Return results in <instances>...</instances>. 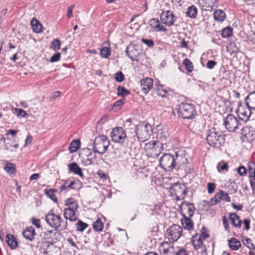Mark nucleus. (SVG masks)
Returning <instances> with one entry per match:
<instances>
[{
	"mask_svg": "<svg viewBox=\"0 0 255 255\" xmlns=\"http://www.w3.org/2000/svg\"><path fill=\"white\" fill-rule=\"evenodd\" d=\"M186 159L176 155V159L170 154H163L159 160V164L163 169L167 171L172 170L175 166L176 163H185Z\"/></svg>",
	"mask_w": 255,
	"mask_h": 255,
	"instance_id": "f257e3e1",
	"label": "nucleus"
},
{
	"mask_svg": "<svg viewBox=\"0 0 255 255\" xmlns=\"http://www.w3.org/2000/svg\"><path fill=\"white\" fill-rule=\"evenodd\" d=\"M206 140L210 145L218 148L225 142L224 135L221 130L212 128L208 131Z\"/></svg>",
	"mask_w": 255,
	"mask_h": 255,
	"instance_id": "f03ea898",
	"label": "nucleus"
},
{
	"mask_svg": "<svg viewBox=\"0 0 255 255\" xmlns=\"http://www.w3.org/2000/svg\"><path fill=\"white\" fill-rule=\"evenodd\" d=\"M144 149L148 157L156 158L163 150V144L158 140H152L145 144Z\"/></svg>",
	"mask_w": 255,
	"mask_h": 255,
	"instance_id": "7ed1b4c3",
	"label": "nucleus"
},
{
	"mask_svg": "<svg viewBox=\"0 0 255 255\" xmlns=\"http://www.w3.org/2000/svg\"><path fill=\"white\" fill-rule=\"evenodd\" d=\"M110 142L107 136L104 135L96 137L93 143V150L95 152L104 154L108 150Z\"/></svg>",
	"mask_w": 255,
	"mask_h": 255,
	"instance_id": "20e7f679",
	"label": "nucleus"
},
{
	"mask_svg": "<svg viewBox=\"0 0 255 255\" xmlns=\"http://www.w3.org/2000/svg\"><path fill=\"white\" fill-rule=\"evenodd\" d=\"M46 222L51 227L56 229L65 230L67 228V222L63 221L61 216L49 212L45 217Z\"/></svg>",
	"mask_w": 255,
	"mask_h": 255,
	"instance_id": "39448f33",
	"label": "nucleus"
},
{
	"mask_svg": "<svg viewBox=\"0 0 255 255\" xmlns=\"http://www.w3.org/2000/svg\"><path fill=\"white\" fill-rule=\"evenodd\" d=\"M151 126L148 123H141L137 125L135 133L137 139L140 142L147 140L152 132Z\"/></svg>",
	"mask_w": 255,
	"mask_h": 255,
	"instance_id": "423d86ee",
	"label": "nucleus"
},
{
	"mask_svg": "<svg viewBox=\"0 0 255 255\" xmlns=\"http://www.w3.org/2000/svg\"><path fill=\"white\" fill-rule=\"evenodd\" d=\"M178 113L184 119H193L195 117L196 111L193 105L182 103L179 105Z\"/></svg>",
	"mask_w": 255,
	"mask_h": 255,
	"instance_id": "0eeeda50",
	"label": "nucleus"
},
{
	"mask_svg": "<svg viewBox=\"0 0 255 255\" xmlns=\"http://www.w3.org/2000/svg\"><path fill=\"white\" fill-rule=\"evenodd\" d=\"M209 237L208 234L204 231L200 235L196 234L193 236L192 242L194 248L196 250H200L201 252L205 251L206 248V246L204 245V243L205 240Z\"/></svg>",
	"mask_w": 255,
	"mask_h": 255,
	"instance_id": "6e6552de",
	"label": "nucleus"
},
{
	"mask_svg": "<svg viewBox=\"0 0 255 255\" xmlns=\"http://www.w3.org/2000/svg\"><path fill=\"white\" fill-rule=\"evenodd\" d=\"M182 228L180 226L174 224L167 230L165 235L170 242H176L182 236Z\"/></svg>",
	"mask_w": 255,
	"mask_h": 255,
	"instance_id": "1a4fd4ad",
	"label": "nucleus"
},
{
	"mask_svg": "<svg viewBox=\"0 0 255 255\" xmlns=\"http://www.w3.org/2000/svg\"><path fill=\"white\" fill-rule=\"evenodd\" d=\"M111 136L114 142L123 143L127 136L124 129L122 128L118 127L114 128L112 130L111 133Z\"/></svg>",
	"mask_w": 255,
	"mask_h": 255,
	"instance_id": "9d476101",
	"label": "nucleus"
},
{
	"mask_svg": "<svg viewBox=\"0 0 255 255\" xmlns=\"http://www.w3.org/2000/svg\"><path fill=\"white\" fill-rule=\"evenodd\" d=\"M224 124L227 129L229 131H234L238 128L239 121L237 118L232 115H229L225 119Z\"/></svg>",
	"mask_w": 255,
	"mask_h": 255,
	"instance_id": "9b49d317",
	"label": "nucleus"
},
{
	"mask_svg": "<svg viewBox=\"0 0 255 255\" xmlns=\"http://www.w3.org/2000/svg\"><path fill=\"white\" fill-rule=\"evenodd\" d=\"M159 252L161 255H174L175 251L172 243L163 242L160 244Z\"/></svg>",
	"mask_w": 255,
	"mask_h": 255,
	"instance_id": "f8f14e48",
	"label": "nucleus"
},
{
	"mask_svg": "<svg viewBox=\"0 0 255 255\" xmlns=\"http://www.w3.org/2000/svg\"><path fill=\"white\" fill-rule=\"evenodd\" d=\"M238 109L237 110V112L238 113V116L240 119L244 122H247L250 117L251 115V111L252 109H250L247 106V108H245L242 106L241 102H239L238 103Z\"/></svg>",
	"mask_w": 255,
	"mask_h": 255,
	"instance_id": "ddd939ff",
	"label": "nucleus"
},
{
	"mask_svg": "<svg viewBox=\"0 0 255 255\" xmlns=\"http://www.w3.org/2000/svg\"><path fill=\"white\" fill-rule=\"evenodd\" d=\"M160 18L161 22L168 26L173 25L175 21L174 15L170 10L162 12L160 15Z\"/></svg>",
	"mask_w": 255,
	"mask_h": 255,
	"instance_id": "4468645a",
	"label": "nucleus"
},
{
	"mask_svg": "<svg viewBox=\"0 0 255 255\" xmlns=\"http://www.w3.org/2000/svg\"><path fill=\"white\" fill-rule=\"evenodd\" d=\"M86 158H82V163L84 165L88 166L94 164L96 161V153L94 151L92 152L89 148L85 149Z\"/></svg>",
	"mask_w": 255,
	"mask_h": 255,
	"instance_id": "2eb2a0df",
	"label": "nucleus"
},
{
	"mask_svg": "<svg viewBox=\"0 0 255 255\" xmlns=\"http://www.w3.org/2000/svg\"><path fill=\"white\" fill-rule=\"evenodd\" d=\"M60 238V233L56 231H47L44 234V238L52 244L56 243Z\"/></svg>",
	"mask_w": 255,
	"mask_h": 255,
	"instance_id": "dca6fc26",
	"label": "nucleus"
},
{
	"mask_svg": "<svg viewBox=\"0 0 255 255\" xmlns=\"http://www.w3.org/2000/svg\"><path fill=\"white\" fill-rule=\"evenodd\" d=\"M126 53L132 61L137 60L136 58L139 55L137 47L133 44H130L127 47Z\"/></svg>",
	"mask_w": 255,
	"mask_h": 255,
	"instance_id": "f3484780",
	"label": "nucleus"
},
{
	"mask_svg": "<svg viewBox=\"0 0 255 255\" xmlns=\"http://www.w3.org/2000/svg\"><path fill=\"white\" fill-rule=\"evenodd\" d=\"M141 90L143 93L146 94L151 90L153 87V80L150 78H146L140 81Z\"/></svg>",
	"mask_w": 255,
	"mask_h": 255,
	"instance_id": "a211bd4d",
	"label": "nucleus"
},
{
	"mask_svg": "<svg viewBox=\"0 0 255 255\" xmlns=\"http://www.w3.org/2000/svg\"><path fill=\"white\" fill-rule=\"evenodd\" d=\"M77 209L68 208H67L64 210V217L66 220H69L70 221L74 222L78 219V216L76 214Z\"/></svg>",
	"mask_w": 255,
	"mask_h": 255,
	"instance_id": "6ab92c4d",
	"label": "nucleus"
},
{
	"mask_svg": "<svg viewBox=\"0 0 255 255\" xmlns=\"http://www.w3.org/2000/svg\"><path fill=\"white\" fill-rule=\"evenodd\" d=\"M221 200L229 202L230 201V197L227 193L221 190L216 194L215 197L212 199L211 201L212 202V204H217Z\"/></svg>",
	"mask_w": 255,
	"mask_h": 255,
	"instance_id": "aec40b11",
	"label": "nucleus"
},
{
	"mask_svg": "<svg viewBox=\"0 0 255 255\" xmlns=\"http://www.w3.org/2000/svg\"><path fill=\"white\" fill-rule=\"evenodd\" d=\"M149 24L153 30L165 32L167 30L165 27L160 24L158 19L155 18L150 19L149 22Z\"/></svg>",
	"mask_w": 255,
	"mask_h": 255,
	"instance_id": "412c9836",
	"label": "nucleus"
},
{
	"mask_svg": "<svg viewBox=\"0 0 255 255\" xmlns=\"http://www.w3.org/2000/svg\"><path fill=\"white\" fill-rule=\"evenodd\" d=\"M181 223L184 229L189 231L193 230L194 223L189 218L184 215L181 219Z\"/></svg>",
	"mask_w": 255,
	"mask_h": 255,
	"instance_id": "4be33fe9",
	"label": "nucleus"
},
{
	"mask_svg": "<svg viewBox=\"0 0 255 255\" xmlns=\"http://www.w3.org/2000/svg\"><path fill=\"white\" fill-rule=\"evenodd\" d=\"M246 105L249 108L255 110V92L251 93L246 97Z\"/></svg>",
	"mask_w": 255,
	"mask_h": 255,
	"instance_id": "5701e85b",
	"label": "nucleus"
},
{
	"mask_svg": "<svg viewBox=\"0 0 255 255\" xmlns=\"http://www.w3.org/2000/svg\"><path fill=\"white\" fill-rule=\"evenodd\" d=\"M68 168L69 171L72 172L76 175H78L80 177H83V173L82 169L75 163L73 162L68 164Z\"/></svg>",
	"mask_w": 255,
	"mask_h": 255,
	"instance_id": "b1692460",
	"label": "nucleus"
},
{
	"mask_svg": "<svg viewBox=\"0 0 255 255\" xmlns=\"http://www.w3.org/2000/svg\"><path fill=\"white\" fill-rule=\"evenodd\" d=\"M22 234L26 239L32 241L34 239L35 235V230L32 227H29L26 228Z\"/></svg>",
	"mask_w": 255,
	"mask_h": 255,
	"instance_id": "393cba45",
	"label": "nucleus"
},
{
	"mask_svg": "<svg viewBox=\"0 0 255 255\" xmlns=\"http://www.w3.org/2000/svg\"><path fill=\"white\" fill-rule=\"evenodd\" d=\"M173 188L174 190L175 191V194L177 195H179L180 196H181L182 198H184V196L186 194L185 185L182 184H175Z\"/></svg>",
	"mask_w": 255,
	"mask_h": 255,
	"instance_id": "a878e982",
	"label": "nucleus"
},
{
	"mask_svg": "<svg viewBox=\"0 0 255 255\" xmlns=\"http://www.w3.org/2000/svg\"><path fill=\"white\" fill-rule=\"evenodd\" d=\"M31 25L34 32L40 33L42 31V26L35 18H33L31 20Z\"/></svg>",
	"mask_w": 255,
	"mask_h": 255,
	"instance_id": "bb28decb",
	"label": "nucleus"
},
{
	"mask_svg": "<svg viewBox=\"0 0 255 255\" xmlns=\"http://www.w3.org/2000/svg\"><path fill=\"white\" fill-rule=\"evenodd\" d=\"M6 238L8 246L11 249H15L17 246V242L14 237L12 235L8 234L6 235Z\"/></svg>",
	"mask_w": 255,
	"mask_h": 255,
	"instance_id": "cd10ccee",
	"label": "nucleus"
},
{
	"mask_svg": "<svg viewBox=\"0 0 255 255\" xmlns=\"http://www.w3.org/2000/svg\"><path fill=\"white\" fill-rule=\"evenodd\" d=\"M229 246L232 250L236 251L240 248L241 244L239 241L233 238L229 240Z\"/></svg>",
	"mask_w": 255,
	"mask_h": 255,
	"instance_id": "c85d7f7f",
	"label": "nucleus"
},
{
	"mask_svg": "<svg viewBox=\"0 0 255 255\" xmlns=\"http://www.w3.org/2000/svg\"><path fill=\"white\" fill-rule=\"evenodd\" d=\"M230 220L235 227H240L241 225V221L240 220L239 217L237 215V214H230Z\"/></svg>",
	"mask_w": 255,
	"mask_h": 255,
	"instance_id": "c756f323",
	"label": "nucleus"
},
{
	"mask_svg": "<svg viewBox=\"0 0 255 255\" xmlns=\"http://www.w3.org/2000/svg\"><path fill=\"white\" fill-rule=\"evenodd\" d=\"M80 146V141L79 139L73 140L70 144L69 150L71 153L76 152Z\"/></svg>",
	"mask_w": 255,
	"mask_h": 255,
	"instance_id": "7c9ffc66",
	"label": "nucleus"
},
{
	"mask_svg": "<svg viewBox=\"0 0 255 255\" xmlns=\"http://www.w3.org/2000/svg\"><path fill=\"white\" fill-rule=\"evenodd\" d=\"M197 14V7L192 5L188 7L186 11V15L192 18H195L196 17Z\"/></svg>",
	"mask_w": 255,
	"mask_h": 255,
	"instance_id": "2f4dec72",
	"label": "nucleus"
},
{
	"mask_svg": "<svg viewBox=\"0 0 255 255\" xmlns=\"http://www.w3.org/2000/svg\"><path fill=\"white\" fill-rule=\"evenodd\" d=\"M214 17L215 20L222 22L226 17L225 12L222 10H217L214 13Z\"/></svg>",
	"mask_w": 255,
	"mask_h": 255,
	"instance_id": "473e14b6",
	"label": "nucleus"
},
{
	"mask_svg": "<svg viewBox=\"0 0 255 255\" xmlns=\"http://www.w3.org/2000/svg\"><path fill=\"white\" fill-rule=\"evenodd\" d=\"M65 205L68 207V208L78 209V204L76 200L72 198H70L65 200Z\"/></svg>",
	"mask_w": 255,
	"mask_h": 255,
	"instance_id": "72a5a7b5",
	"label": "nucleus"
},
{
	"mask_svg": "<svg viewBox=\"0 0 255 255\" xmlns=\"http://www.w3.org/2000/svg\"><path fill=\"white\" fill-rule=\"evenodd\" d=\"M111 54V49L110 47H102L100 49V55L102 58H108Z\"/></svg>",
	"mask_w": 255,
	"mask_h": 255,
	"instance_id": "f704fd0d",
	"label": "nucleus"
},
{
	"mask_svg": "<svg viewBox=\"0 0 255 255\" xmlns=\"http://www.w3.org/2000/svg\"><path fill=\"white\" fill-rule=\"evenodd\" d=\"M183 206L185 209L187 210V212L189 217H192L194 215L195 208L193 204L189 203H183Z\"/></svg>",
	"mask_w": 255,
	"mask_h": 255,
	"instance_id": "c9c22d12",
	"label": "nucleus"
},
{
	"mask_svg": "<svg viewBox=\"0 0 255 255\" xmlns=\"http://www.w3.org/2000/svg\"><path fill=\"white\" fill-rule=\"evenodd\" d=\"M45 194L47 195L48 197L50 198L52 200H53L54 202H57V199L55 196V193L56 191L54 189H50L49 190L45 189L44 190Z\"/></svg>",
	"mask_w": 255,
	"mask_h": 255,
	"instance_id": "e433bc0d",
	"label": "nucleus"
},
{
	"mask_svg": "<svg viewBox=\"0 0 255 255\" xmlns=\"http://www.w3.org/2000/svg\"><path fill=\"white\" fill-rule=\"evenodd\" d=\"M93 227L97 231H102L104 227V224L100 219H98L93 223Z\"/></svg>",
	"mask_w": 255,
	"mask_h": 255,
	"instance_id": "4c0bfd02",
	"label": "nucleus"
},
{
	"mask_svg": "<svg viewBox=\"0 0 255 255\" xmlns=\"http://www.w3.org/2000/svg\"><path fill=\"white\" fill-rule=\"evenodd\" d=\"M4 170L11 174H14L16 171L15 166L13 163H7L4 167Z\"/></svg>",
	"mask_w": 255,
	"mask_h": 255,
	"instance_id": "58836bf2",
	"label": "nucleus"
},
{
	"mask_svg": "<svg viewBox=\"0 0 255 255\" xmlns=\"http://www.w3.org/2000/svg\"><path fill=\"white\" fill-rule=\"evenodd\" d=\"M61 42L57 39H54L51 43L50 48L54 51H57L60 48Z\"/></svg>",
	"mask_w": 255,
	"mask_h": 255,
	"instance_id": "ea45409f",
	"label": "nucleus"
},
{
	"mask_svg": "<svg viewBox=\"0 0 255 255\" xmlns=\"http://www.w3.org/2000/svg\"><path fill=\"white\" fill-rule=\"evenodd\" d=\"M216 1V0H203V3L204 6L206 7V10H209L212 9L214 6V4Z\"/></svg>",
	"mask_w": 255,
	"mask_h": 255,
	"instance_id": "a19ab883",
	"label": "nucleus"
},
{
	"mask_svg": "<svg viewBox=\"0 0 255 255\" xmlns=\"http://www.w3.org/2000/svg\"><path fill=\"white\" fill-rule=\"evenodd\" d=\"M232 35V28L229 27L222 30L221 35L223 38H228Z\"/></svg>",
	"mask_w": 255,
	"mask_h": 255,
	"instance_id": "79ce46f5",
	"label": "nucleus"
},
{
	"mask_svg": "<svg viewBox=\"0 0 255 255\" xmlns=\"http://www.w3.org/2000/svg\"><path fill=\"white\" fill-rule=\"evenodd\" d=\"M118 95L119 96L125 97L129 94V92L124 87L120 86L118 88Z\"/></svg>",
	"mask_w": 255,
	"mask_h": 255,
	"instance_id": "37998d69",
	"label": "nucleus"
},
{
	"mask_svg": "<svg viewBox=\"0 0 255 255\" xmlns=\"http://www.w3.org/2000/svg\"><path fill=\"white\" fill-rule=\"evenodd\" d=\"M81 182L78 180H76L72 181H70V188L72 189H79L81 187Z\"/></svg>",
	"mask_w": 255,
	"mask_h": 255,
	"instance_id": "c03bdc74",
	"label": "nucleus"
},
{
	"mask_svg": "<svg viewBox=\"0 0 255 255\" xmlns=\"http://www.w3.org/2000/svg\"><path fill=\"white\" fill-rule=\"evenodd\" d=\"M12 112L14 114H15L17 116H22V117H25L27 116L26 112L22 109L13 108Z\"/></svg>",
	"mask_w": 255,
	"mask_h": 255,
	"instance_id": "a18cd8bd",
	"label": "nucleus"
},
{
	"mask_svg": "<svg viewBox=\"0 0 255 255\" xmlns=\"http://www.w3.org/2000/svg\"><path fill=\"white\" fill-rule=\"evenodd\" d=\"M184 65L185 66L186 69L189 72H192L193 70V66L190 60L187 58L184 60L183 62Z\"/></svg>",
	"mask_w": 255,
	"mask_h": 255,
	"instance_id": "49530a36",
	"label": "nucleus"
},
{
	"mask_svg": "<svg viewBox=\"0 0 255 255\" xmlns=\"http://www.w3.org/2000/svg\"><path fill=\"white\" fill-rule=\"evenodd\" d=\"M249 173L250 177L255 176V164L254 162H249L248 165Z\"/></svg>",
	"mask_w": 255,
	"mask_h": 255,
	"instance_id": "de8ad7c7",
	"label": "nucleus"
},
{
	"mask_svg": "<svg viewBox=\"0 0 255 255\" xmlns=\"http://www.w3.org/2000/svg\"><path fill=\"white\" fill-rule=\"evenodd\" d=\"M217 169L219 172L221 171H228V165L224 162H220L217 165Z\"/></svg>",
	"mask_w": 255,
	"mask_h": 255,
	"instance_id": "09e8293b",
	"label": "nucleus"
},
{
	"mask_svg": "<svg viewBox=\"0 0 255 255\" xmlns=\"http://www.w3.org/2000/svg\"><path fill=\"white\" fill-rule=\"evenodd\" d=\"M243 242V244L246 246L249 249L255 250V246L252 243V240L250 239L246 238Z\"/></svg>",
	"mask_w": 255,
	"mask_h": 255,
	"instance_id": "8fccbe9b",
	"label": "nucleus"
},
{
	"mask_svg": "<svg viewBox=\"0 0 255 255\" xmlns=\"http://www.w3.org/2000/svg\"><path fill=\"white\" fill-rule=\"evenodd\" d=\"M76 225L77 230L80 232H83L88 227V225L86 223L81 221H79Z\"/></svg>",
	"mask_w": 255,
	"mask_h": 255,
	"instance_id": "3c124183",
	"label": "nucleus"
},
{
	"mask_svg": "<svg viewBox=\"0 0 255 255\" xmlns=\"http://www.w3.org/2000/svg\"><path fill=\"white\" fill-rule=\"evenodd\" d=\"M63 184L60 187V191L63 192L67 188H70V180H62Z\"/></svg>",
	"mask_w": 255,
	"mask_h": 255,
	"instance_id": "603ef678",
	"label": "nucleus"
},
{
	"mask_svg": "<svg viewBox=\"0 0 255 255\" xmlns=\"http://www.w3.org/2000/svg\"><path fill=\"white\" fill-rule=\"evenodd\" d=\"M115 78L117 81L122 82L124 80V75L122 72L119 71L116 73Z\"/></svg>",
	"mask_w": 255,
	"mask_h": 255,
	"instance_id": "864d4df0",
	"label": "nucleus"
},
{
	"mask_svg": "<svg viewBox=\"0 0 255 255\" xmlns=\"http://www.w3.org/2000/svg\"><path fill=\"white\" fill-rule=\"evenodd\" d=\"M61 57V54L59 52H57L52 55L50 59V61L52 63L58 61Z\"/></svg>",
	"mask_w": 255,
	"mask_h": 255,
	"instance_id": "5fc2aeb1",
	"label": "nucleus"
},
{
	"mask_svg": "<svg viewBox=\"0 0 255 255\" xmlns=\"http://www.w3.org/2000/svg\"><path fill=\"white\" fill-rule=\"evenodd\" d=\"M238 172L240 176H244L247 174V169L244 166H240L238 168Z\"/></svg>",
	"mask_w": 255,
	"mask_h": 255,
	"instance_id": "6e6d98bb",
	"label": "nucleus"
},
{
	"mask_svg": "<svg viewBox=\"0 0 255 255\" xmlns=\"http://www.w3.org/2000/svg\"><path fill=\"white\" fill-rule=\"evenodd\" d=\"M97 174L103 181H105L108 179V175L102 170L99 171Z\"/></svg>",
	"mask_w": 255,
	"mask_h": 255,
	"instance_id": "4d7b16f0",
	"label": "nucleus"
},
{
	"mask_svg": "<svg viewBox=\"0 0 255 255\" xmlns=\"http://www.w3.org/2000/svg\"><path fill=\"white\" fill-rule=\"evenodd\" d=\"M141 40L148 47H152L154 45V42L152 40L142 38Z\"/></svg>",
	"mask_w": 255,
	"mask_h": 255,
	"instance_id": "13d9d810",
	"label": "nucleus"
},
{
	"mask_svg": "<svg viewBox=\"0 0 255 255\" xmlns=\"http://www.w3.org/2000/svg\"><path fill=\"white\" fill-rule=\"evenodd\" d=\"M207 186H208V192L209 193L211 194L214 192L215 187H216V185L214 183L210 182V183H208Z\"/></svg>",
	"mask_w": 255,
	"mask_h": 255,
	"instance_id": "bf43d9fd",
	"label": "nucleus"
},
{
	"mask_svg": "<svg viewBox=\"0 0 255 255\" xmlns=\"http://www.w3.org/2000/svg\"><path fill=\"white\" fill-rule=\"evenodd\" d=\"M157 134L160 138L165 139L168 136V133L167 131H164L163 132L160 129L158 130Z\"/></svg>",
	"mask_w": 255,
	"mask_h": 255,
	"instance_id": "052dcab7",
	"label": "nucleus"
},
{
	"mask_svg": "<svg viewBox=\"0 0 255 255\" xmlns=\"http://www.w3.org/2000/svg\"><path fill=\"white\" fill-rule=\"evenodd\" d=\"M32 223L33 225L36 227L37 228H40L41 227L40 221L39 219L32 218L31 219Z\"/></svg>",
	"mask_w": 255,
	"mask_h": 255,
	"instance_id": "680f3d73",
	"label": "nucleus"
},
{
	"mask_svg": "<svg viewBox=\"0 0 255 255\" xmlns=\"http://www.w3.org/2000/svg\"><path fill=\"white\" fill-rule=\"evenodd\" d=\"M124 102H123V100H119L118 101H117V102H116L114 104H113V109L114 108V107H119L118 109H115V110H119L120 109V107L123 105Z\"/></svg>",
	"mask_w": 255,
	"mask_h": 255,
	"instance_id": "e2e57ef3",
	"label": "nucleus"
},
{
	"mask_svg": "<svg viewBox=\"0 0 255 255\" xmlns=\"http://www.w3.org/2000/svg\"><path fill=\"white\" fill-rule=\"evenodd\" d=\"M216 62L213 60H209L207 63V67L210 69H212L216 65Z\"/></svg>",
	"mask_w": 255,
	"mask_h": 255,
	"instance_id": "0e129e2a",
	"label": "nucleus"
},
{
	"mask_svg": "<svg viewBox=\"0 0 255 255\" xmlns=\"http://www.w3.org/2000/svg\"><path fill=\"white\" fill-rule=\"evenodd\" d=\"M244 224H245V229L246 230H249L250 228V219H245L244 220Z\"/></svg>",
	"mask_w": 255,
	"mask_h": 255,
	"instance_id": "69168bd1",
	"label": "nucleus"
},
{
	"mask_svg": "<svg viewBox=\"0 0 255 255\" xmlns=\"http://www.w3.org/2000/svg\"><path fill=\"white\" fill-rule=\"evenodd\" d=\"M61 93L60 91H56L53 93L51 97V100H54L56 98L58 97L61 95Z\"/></svg>",
	"mask_w": 255,
	"mask_h": 255,
	"instance_id": "338daca9",
	"label": "nucleus"
},
{
	"mask_svg": "<svg viewBox=\"0 0 255 255\" xmlns=\"http://www.w3.org/2000/svg\"><path fill=\"white\" fill-rule=\"evenodd\" d=\"M176 255H187V251L185 249H180L176 253Z\"/></svg>",
	"mask_w": 255,
	"mask_h": 255,
	"instance_id": "774afa93",
	"label": "nucleus"
}]
</instances>
